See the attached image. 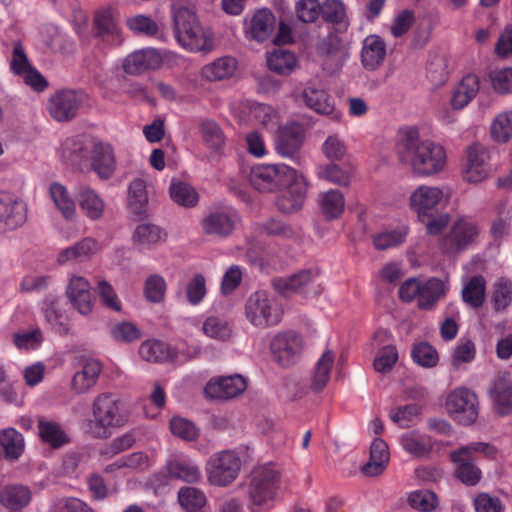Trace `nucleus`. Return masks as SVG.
Returning <instances> with one entry per match:
<instances>
[{
  "label": "nucleus",
  "instance_id": "f257e3e1",
  "mask_svg": "<svg viewBox=\"0 0 512 512\" xmlns=\"http://www.w3.org/2000/svg\"><path fill=\"white\" fill-rule=\"evenodd\" d=\"M395 152L402 165L418 178H430L442 173L448 156L444 145L431 139H421L416 127L400 128Z\"/></svg>",
  "mask_w": 512,
  "mask_h": 512
},
{
  "label": "nucleus",
  "instance_id": "f03ea898",
  "mask_svg": "<svg viewBox=\"0 0 512 512\" xmlns=\"http://www.w3.org/2000/svg\"><path fill=\"white\" fill-rule=\"evenodd\" d=\"M172 13L175 37L183 49L202 54H208L215 49L214 31L200 23L192 8L183 4H174Z\"/></svg>",
  "mask_w": 512,
  "mask_h": 512
},
{
  "label": "nucleus",
  "instance_id": "7ed1b4c3",
  "mask_svg": "<svg viewBox=\"0 0 512 512\" xmlns=\"http://www.w3.org/2000/svg\"><path fill=\"white\" fill-rule=\"evenodd\" d=\"M281 473L273 463L252 469L246 482L247 507L250 512H269L276 504Z\"/></svg>",
  "mask_w": 512,
  "mask_h": 512
},
{
  "label": "nucleus",
  "instance_id": "20e7f679",
  "mask_svg": "<svg viewBox=\"0 0 512 512\" xmlns=\"http://www.w3.org/2000/svg\"><path fill=\"white\" fill-rule=\"evenodd\" d=\"M93 418L88 421V432L98 438L109 437L115 429L127 422L119 399L111 393H101L92 404Z\"/></svg>",
  "mask_w": 512,
  "mask_h": 512
},
{
  "label": "nucleus",
  "instance_id": "39448f33",
  "mask_svg": "<svg viewBox=\"0 0 512 512\" xmlns=\"http://www.w3.org/2000/svg\"><path fill=\"white\" fill-rule=\"evenodd\" d=\"M450 201L449 188L431 184L416 186L407 198L408 207L418 221H425L432 213L446 209Z\"/></svg>",
  "mask_w": 512,
  "mask_h": 512
},
{
  "label": "nucleus",
  "instance_id": "423d86ee",
  "mask_svg": "<svg viewBox=\"0 0 512 512\" xmlns=\"http://www.w3.org/2000/svg\"><path fill=\"white\" fill-rule=\"evenodd\" d=\"M284 310L277 299L266 291H256L245 303V316L251 325L268 328L277 325Z\"/></svg>",
  "mask_w": 512,
  "mask_h": 512
},
{
  "label": "nucleus",
  "instance_id": "0eeeda50",
  "mask_svg": "<svg viewBox=\"0 0 512 512\" xmlns=\"http://www.w3.org/2000/svg\"><path fill=\"white\" fill-rule=\"evenodd\" d=\"M242 465L243 460L238 450L214 453L206 464L207 479L214 486H228L238 478Z\"/></svg>",
  "mask_w": 512,
  "mask_h": 512
},
{
  "label": "nucleus",
  "instance_id": "6e6552de",
  "mask_svg": "<svg viewBox=\"0 0 512 512\" xmlns=\"http://www.w3.org/2000/svg\"><path fill=\"white\" fill-rule=\"evenodd\" d=\"M445 409L447 414L457 423L471 425L479 415V400L472 390L457 387L447 394Z\"/></svg>",
  "mask_w": 512,
  "mask_h": 512
},
{
  "label": "nucleus",
  "instance_id": "1a4fd4ad",
  "mask_svg": "<svg viewBox=\"0 0 512 512\" xmlns=\"http://www.w3.org/2000/svg\"><path fill=\"white\" fill-rule=\"evenodd\" d=\"M296 169L284 164L261 163L250 171V182L260 192H275L282 189Z\"/></svg>",
  "mask_w": 512,
  "mask_h": 512
},
{
  "label": "nucleus",
  "instance_id": "9d476101",
  "mask_svg": "<svg viewBox=\"0 0 512 512\" xmlns=\"http://www.w3.org/2000/svg\"><path fill=\"white\" fill-rule=\"evenodd\" d=\"M480 232L478 224L466 217L457 219L449 234L441 240L440 247L445 254H455L473 244Z\"/></svg>",
  "mask_w": 512,
  "mask_h": 512
},
{
  "label": "nucleus",
  "instance_id": "9b49d317",
  "mask_svg": "<svg viewBox=\"0 0 512 512\" xmlns=\"http://www.w3.org/2000/svg\"><path fill=\"white\" fill-rule=\"evenodd\" d=\"M285 188L276 200V205L283 213L291 214L302 209L309 188L307 177L298 170L287 179Z\"/></svg>",
  "mask_w": 512,
  "mask_h": 512
},
{
  "label": "nucleus",
  "instance_id": "f8f14e48",
  "mask_svg": "<svg viewBox=\"0 0 512 512\" xmlns=\"http://www.w3.org/2000/svg\"><path fill=\"white\" fill-rule=\"evenodd\" d=\"M491 173L488 151L479 144L470 145L464 156L461 174L465 182L479 184L485 181Z\"/></svg>",
  "mask_w": 512,
  "mask_h": 512
},
{
  "label": "nucleus",
  "instance_id": "ddd939ff",
  "mask_svg": "<svg viewBox=\"0 0 512 512\" xmlns=\"http://www.w3.org/2000/svg\"><path fill=\"white\" fill-rule=\"evenodd\" d=\"M317 53L323 71L328 75L339 73L350 57L347 47L336 36H330L317 46Z\"/></svg>",
  "mask_w": 512,
  "mask_h": 512
},
{
  "label": "nucleus",
  "instance_id": "4468645a",
  "mask_svg": "<svg viewBox=\"0 0 512 512\" xmlns=\"http://www.w3.org/2000/svg\"><path fill=\"white\" fill-rule=\"evenodd\" d=\"M247 388V379L240 375L211 378L204 387V394L212 400H228L242 394Z\"/></svg>",
  "mask_w": 512,
  "mask_h": 512
},
{
  "label": "nucleus",
  "instance_id": "2eb2a0df",
  "mask_svg": "<svg viewBox=\"0 0 512 512\" xmlns=\"http://www.w3.org/2000/svg\"><path fill=\"white\" fill-rule=\"evenodd\" d=\"M301 98L305 105L317 114L329 116L333 120L340 121L342 113L336 109L335 102L327 90L315 83H307Z\"/></svg>",
  "mask_w": 512,
  "mask_h": 512
},
{
  "label": "nucleus",
  "instance_id": "dca6fc26",
  "mask_svg": "<svg viewBox=\"0 0 512 512\" xmlns=\"http://www.w3.org/2000/svg\"><path fill=\"white\" fill-rule=\"evenodd\" d=\"M234 109L240 120L246 123L259 124L267 129L275 127L278 123V113L267 104L244 100Z\"/></svg>",
  "mask_w": 512,
  "mask_h": 512
},
{
  "label": "nucleus",
  "instance_id": "f3484780",
  "mask_svg": "<svg viewBox=\"0 0 512 512\" xmlns=\"http://www.w3.org/2000/svg\"><path fill=\"white\" fill-rule=\"evenodd\" d=\"M302 349V338L293 331L280 332L271 341L272 354L282 366L293 364L298 359Z\"/></svg>",
  "mask_w": 512,
  "mask_h": 512
},
{
  "label": "nucleus",
  "instance_id": "a211bd4d",
  "mask_svg": "<svg viewBox=\"0 0 512 512\" xmlns=\"http://www.w3.org/2000/svg\"><path fill=\"white\" fill-rule=\"evenodd\" d=\"M276 17L267 8H262L244 20V34L247 39L263 43L272 38L276 29Z\"/></svg>",
  "mask_w": 512,
  "mask_h": 512
},
{
  "label": "nucleus",
  "instance_id": "6ab92c4d",
  "mask_svg": "<svg viewBox=\"0 0 512 512\" xmlns=\"http://www.w3.org/2000/svg\"><path fill=\"white\" fill-rule=\"evenodd\" d=\"M304 138L305 129L297 122L279 127L274 139L275 151L283 158H292L300 151Z\"/></svg>",
  "mask_w": 512,
  "mask_h": 512
},
{
  "label": "nucleus",
  "instance_id": "aec40b11",
  "mask_svg": "<svg viewBox=\"0 0 512 512\" xmlns=\"http://www.w3.org/2000/svg\"><path fill=\"white\" fill-rule=\"evenodd\" d=\"M66 296L73 308L81 315L91 314L94 298L89 280L80 275H72L66 287Z\"/></svg>",
  "mask_w": 512,
  "mask_h": 512
},
{
  "label": "nucleus",
  "instance_id": "412c9836",
  "mask_svg": "<svg viewBox=\"0 0 512 512\" xmlns=\"http://www.w3.org/2000/svg\"><path fill=\"white\" fill-rule=\"evenodd\" d=\"M27 218L26 204L17 196L0 192V231L15 229Z\"/></svg>",
  "mask_w": 512,
  "mask_h": 512
},
{
  "label": "nucleus",
  "instance_id": "4be33fe9",
  "mask_svg": "<svg viewBox=\"0 0 512 512\" xmlns=\"http://www.w3.org/2000/svg\"><path fill=\"white\" fill-rule=\"evenodd\" d=\"M239 221L237 212L230 207L219 208L211 211L201 221L204 233L220 237L231 234Z\"/></svg>",
  "mask_w": 512,
  "mask_h": 512
},
{
  "label": "nucleus",
  "instance_id": "5701e85b",
  "mask_svg": "<svg viewBox=\"0 0 512 512\" xmlns=\"http://www.w3.org/2000/svg\"><path fill=\"white\" fill-rule=\"evenodd\" d=\"M391 334L381 329L375 332L372 338V345L378 347L383 345L376 353L373 360V368L378 373L390 372L398 361V352L394 345L390 344Z\"/></svg>",
  "mask_w": 512,
  "mask_h": 512
},
{
  "label": "nucleus",
  "instance_id": "b1692460",
  "mask_svg": "<svg viewBox=\"0 0 512 512\" xmlns=\"http://www.w3.org/2000/svg\"><path fill=\"white\" fill-rule=\"evenodd\" d=\"M91 167L101 179H110L116 170L113 146L108 142L95 141L91 151Z\"/></svg>",
  "mask_w": 512,
  "mask_h": 512
},
{
  "label": "nucleus",
  "instance_id": "393cba45",
  "mask_svg": "<svg viewBox=\"0 0 512 512\" xmlns=\"http://www.w3.org/2000/svg\"><path fill=\"white\" fill-rule=\"evenodd\" d=\"M494 411L501 416L512 412V379L509 375L498 376L488 391Z\"/></svg>",
  "mask_w": 512,
  "mask_h": 512
},
{
  "label": "nucleus",
  "instance_id": "a878e982",
  "mask_svg": "<svg viewBox=\"0 0 512 512\" xmlns=\"http://www.w3.org/2000/svg\"><path fill=\"white\" fill-rule=\"evenodd\" d=\"M161 63L162 57L156 49L143 48L127 55L122 62V67L126 73L136 75L158 68Z\"/></svg>",
  "mask_w": 512,
  "mask_h": 512
},
{
  "label": "nucleus",
  "instance_id": "bb28decb",
  "mask_svg": "<svg viewBox=\"0 0 512 512\" xmlns=\"http://www.w3.org/2000/svg\"><path fill=\"white\" fill-rule=\"evenodd\" d=\"M238 61L232 56H221L202 66L200 76L207 82H221L236 76Z\"/></svg>",
  "mask_w": 512,
  "mask_h": 512
},
{
  "label": "nucleus",
  "instance_id": "cd10ccee",
  "mask_svg": "<svg viewBox=\"0 0 512 512\" xmlns=\"http://www.w3.org/2000/svg\"><path fill=\"white\" fill-rule=\"evenodd\" d=\"M101 371L102 365L99 360L94 358L84 359L81 368L72 377L71 390L75 394L87 393L96 385Z\"/></svg>",
  "mask_w": 512,
  "mask_h": 512
},
{
  "label": "nucleus",
  "instance_id": "c85d7f7f",
  "mask_svg": "<svg viewBox=\"0 0 512 512\" xmlns=\"http://www.w3.org/2000/svg\"><path fill=\"white\" fill-rule=\"evenodd\" d=\"M399 444L405 452L416 458L426 457L432 451L440 449L437 441L416 430L403 433L399 437Z\"/></svg>",
  "mask_w": 512,
  "mask_h": 512
},
{
  "label": "nucleus",
  "instance_id": "c756f323",
  "mask_svg": "<svg viewBox=\"0 0 512 512\" xmlns=\"http://www.w3.org/2000/svg\"><path fill=\"white\" fill-rule=\"evenodd\" d=\"M78 107V95L72 90L56 92L48 103L49 113L57 121H66L74 117Z\"/></svg>",
  "mask_w": 512,
  "mask_h": 512
},
{
  "label": "nucleus",
  "instance_id": "7c9ffc66",
  "mask_svg": "<svg viewBox=\"0 0 512 512\" xmlns=\"http://www.w3.org/2000/svg\"><path fill=\"white\" fill-rule=\"evenodd\" d=\"M94 25L103 38L115 44L122 42V32L116 21V8L112 5L100 7L95 11Z\"/></svg>",
  "mask_w": 512,
  "mask_h": 512
},
{
  "label": "nucleus",
  "instance_id": "2f4dec72",
  "mask_svg": "<svg viewBox=\"0 0 512 512\" xmlns=\"http://www.w3.org/2000/svg\"><path fill=\"white\" fill-rule=\"evenodd\" d=\"M361 63L368 71H375L384 62L386 58V44L383 39L376 34H370L364 38L361 47Z\"/></svg>",
  "mask_w": 512,
  "mask_h": 512
},
{
  "label": "nucleus",
  "instance_id": "473e14b6",
  "mask_svg": "<svg viewBox=\"0 0 512 512\" xmlns=\"http://www.w3.org/2000/svg\"><path fill=\"white\" fill-rule=\"evenodd\" d=\"M480 78L475 73H468L452 90L450 105L454 110H462L477 96Z\"/></svg>",
  "mask_w": 512,
  "mask_h": 512
},
{
  "label": "nucleus",
  "instance_id": "72a5a7b5",
  "mask_svg": "<svg viewBox=\"0 0 512 512\" xmlns=\"http://www.w3.org/2000/svg\"><path fill=\"white\" fill-rule=\"evenodd\" d=\"M76 199L82 214L89 220L96 221L104 216L106 203L102 195L91 187H80Z\"/></svg>",
  "mask_w": 512,
  "mask_h": 512
},
{
  "label": "nucleus",
  "instance_id": "f704fd0d",
  "mask_svg": "<svg viewBox=\"0 0 512 512\" xmlns=\"http://www.w3.org/2000/svg\"><path fill=\"white\" fill-rule=\"evenodd\" d=\"M101 244L93 237H84L75 244L63 249L58 254V263L80 262L89 260L101 250Z\"/></svg>",
  "mask_w": 512,
  "mask_h": 512
},
{
  "label": "nucleus",
  "instance_id": "c9c22d12",
  "mask_svg": "<svg viewBox=\"0 0 512 512\" xmlns=\"http://www.w3.org/2000/svg\"><path fill=\"white\" fill-rule=\"evenodd\" d=\"M315 274L310 270H302L290 276L279 277L273 280L275 290L290 296L295 293H305L313 284Z\"/></svg>",
  "mask_w": 512,
  "mask_h": 512
},
{
  "label": "nucleus",
  "instance_id": "e433bc0d",
  "mask_svg": "<svg viewBox=\"0 0 512 512\" xmlns=\"http://www.w3.org/2000/svg\"><path fill=\"white\" fill-rule=\"evenodd\" d=\"M166 468L172 478L184 482L193 483L201 478V471L197 464L184 454L172 455L166 463Z\"/></svg>",
  "mask_w": 512,
  "mask_h": 512
},
{
  "label": "nucleus",
  "instance_id": "4c0bfd02",
  "mask_svg": "<svg viewBox=\"0 0 512 512\" xmlns=\"http://www.w3.org/2000/svg\"><path fill=\"white\" fill-rule=\"evenodd\" d=\"M389 460L390 452L387 443L381 438H375L370 446L369 461L361 471L369 477L381 475L386 470Z\"/></svg>",
  "mask_w": 512,
  "mask_h": 512
},
{
  "label": "nucleus",
  "instance_id": "58836bf2",
  "mask_svg": "<svg viewBox=\"0 0 512 512\" xmlns=\"http://www.w3.org/2000/svg\"><path fill=\"white\" fill-rule=\"evenodd\" d=\"M165 231L152 223L139 224L133 233V242L142 250L153 248L166 240Z\"/></svg>",
  "mask_w": 512,
  "mask_h": 512
},
{
  "label": "nucleus",
  "instance_id": "ea45409f",
  "mask_svg": "<svg viewBox=\"0 0 512 512\" xmlns=\"http://www.w3.org/2000/svg\"><path fill=\"white\" fill-rule=\"evenodd\" d=\"M499 455L498 449L487 442H473L451 454L453 462H462L463 460H473L476 456H481L489 460H495Z\"/></svg>",
  "mask_w": 512,
  "mask_h": 512
},
{
  "label": "nucleus",
  "instance_id": "a19ab883",
  "mask_svg": "<svg viewBox=\"0 0 512 512\" xmlns=\"http://www.w3.org/2000/svg\"><path fill=\"white\" fill-rule=\"evenodd\" d=\"M171 200L185 208L195 207L199 202V194L188 182L173 178L169 186Z\"/></svg>",
  "mask_w": 512,
  "mask_h": 512
},
{
  "label": "nucleus",
  "instance_id": "79ce46f5",
  "mask_svg": "<svg viewBox=\"0 0 512 512\" xmlns=\"http://www.w3.org/2000/svg\"><path fill=\"white\" fill-rule=\"evenodd\" d=\"M335 355L330 350H325L316 362L312 377L311 388L315 392L323 390L330 381L334 366Z\"/></svg>",
  "mask_w": 512,
  "mask_h": 512
},
{
  "label": "nucleus",
  "instance_id": "37998d69",
  "mask_svg": "<svg viewBox=\"0 0 512 512\" xmlns=\"http://www.w3.org/2000/svg\"><path fill=\"white\" fill-rule=\"evenodd\" d=\"M318 204L323 216L328 220H334L343 214L345 198L341 191L331 189L319 195Z\"/></svg>",
  "mask_w": 512,
  "mask_h": 512
},
{
  "label": "nucleus",
  "instance_id": "c03bdc74",
  "mask_svg": "<svg viewBox=\"0 0 512 512\" xmlns=\"http://www.w3.org/2000/svg\"><path fill=\"white\" fill-rule=\"evenodd\" d=\"M49 196L56 209L66 218L70 219L76 214V205L68 189L61 183L52 182L49 185Z\"/></svg>",
  "mask_w": 512,
  "mask_h": 512
},
{
  "label": "nucleus",
  "instance_id": "a18cd8bd",
  "mask_svg": "<svg viewBox=\"0 0 512 512\" xmlns=\"http://www.w3.org/2000/svg\"><path fill=\"white\" fill-rule=\"evenodd\" d=\"M40 38L46 46L55 52H67L73 46L72 39L53 24L45 25L41 29Z\"/></svg>",
  "mask_w": 512,
  "mask_h": 512
},
{
  "label": "nucleus",
  "instance_id": "49530a36",
  "mask_svg": "<svg viewBox=\"0 0 512 512\" xmlns=\"http://www.w3.org/2000/svg\"><path fill=\"white\" fill-rule=\"evenodd\" d=\"M447 289V283L437 278H431L425 282H421L419 307L421 309L432 308L434 304L445 295Z\"/></svg>",
  "mask_w": 512,
  "mask_h": 512
},
{
  "label": "nucleus",
  "instance_id": "de8ad7c7",
  "mask_svg": "<svg viewBox=\"0 0 512 512\" xmlns=\"http://www.w3.org/2000/svg\"><path fill=\"white\" fill-rule=\"evenodd\" d=\"M492 140L506 144L512 140V109L499 112L491 121L489 128Z\"/></svg>",
  "mask_w": 512,
  "mask_h": 512
},
{
  "label": "nucleus",
  "instance_id": "09e8293b",
  "mask_svg": "<svg viewBox=\"0 0 512 512\" xmlns=\"http://www.w3.org/2000/svg\"><path fill=\"white\" fill-rule=\"evenodd\" d=\"M0 446L7 459L17 460L24 452V437L12 427L5 428L0 431Z\"/></svg>",
  "mask_w": 512,
  "mask_h": 512
},
{
  "label": "nucleus",
  "instance_id": "8fccbe9b",
  "mask_svg": "<svg viewBox=\"0 0 512 512\" xmlns=\"http://www.w3.org/2000/svg\"><path fill=\"white\" fill-rule=\"evenodd\" d=\"M297 65V57L288 50L276 49L267 55L268 68L277 74L288 75Z\"/></svg>",
  "mask_w": 512,
  "mask_h": 512
},
{
  "label": "nucleus",
  "instance_id": "3c124183",
  "mask_svg": "<svg viewBox=\"0 0 512 512\" xmlns=\"http://www.w3.org/2000/svg\"><path fill=\"white\" fill-rule=\"evenodd\" d=\"M486 296V283L482 276H474L469 280H463V301L473 308H478L484 303Z\"/></svg>",
  "mask_w": 512,
  "mask_h": 512
},
{
  "label": "nucleus",
  "instance_id": "603ef678",
  "mask_svg": "<svg viewBox=\"0 0 512 512\" xmlns=\"http://www.w3.org/2000/svg\"><path fill=\"white\" fill-rule=\"evenodd\" d=\"M139 356L147 362H163L172 360V346L161 341L149 339L141 343Z\"/></svg>",
  "mask_w": 512,
  "mask_h": 512
},
{
  "label": "nucleus",
  "instance_id": "864d4df0",
  "mask_svg": "<svg viewBox=\"0 0 512 512\" xmlns=\"http://www.w3.org/2000/svg\"><path fill=\"white\" fill-rule=\"evenodd\" d=\"M409 234V226L401 224L393 229L384 230L373 237V244L378 250L394 248L405 242Z\"/></svg>",
  "mask_w": 512,
  "mask_h": 512
},
{
  "label": "nucleus",
  "instance_id": "5fc2aeb1",
  "mask_svg": "<svg viewBox=\"0 0 512 512\" xmlns=\"http://www.w3.org/2000/svg\"><path fill=\"white\" fill-rule=\"evenodd\" d=\"M31 500L30 490L22 485L6 486L0 491V502L10 509H21Z\"/></svg>",
  "mask_w": 512,
  "mask_h": 512
},
{
  "label": "nucleus",
  "instance_id": "6e6d98bb",
  "mask_svg": "<svg viewBox=\"0 0 512 512\" xmlns=\"http://www.w3.org/2000/svg\"><path fill=\"white\" fill-rule=\"evenodd\" d=\"M202 332L205 336L215 341L225 342L232 337L230 323L220 316H209L202 324Z\"/></svg>",
  "mask_w": 512,
  "mask_h": 512
},
{
  "label": "nucleus",
  "instance_id": "4d7b16f0",
  "mask_svg": "<svg viewBox=\"0 0 512 512\" xmlns=\"http://www.w3.org/2000/svg\"><path fill=\"white\" fill-rule=\"evenodd\" d=\"M178 501L186 512H204L207 499L205 494L194 487H183L178 492Z\"/></svg>",
  "mask_w": 512,
  "mask_h": 512
},
{
  "label": "nucleus",
  "instance_id": "13d9d810",
  "mask_svg": "<svg viewBox=\"0 0 512 512\" xmlns=\"http://www.w3.org/2000/svg\"><path fill=\"white\" fill-rule=\"evenodd\" d=\"M317 176L319 179L346 187L351 182L352 170L335 163H329L318 167Z\"/></svg>",
  "mask_w": 512,
  "mask_h": 512
},
{
  "label": "nucleus",
  "instance_id": "bf43d9fd",
  "mask_svg": "<svg viewBox=\"0 0 512 512\" xmlns=\"http://www.w3.org/2000/svg\"><path fill=\"white\" fill-rule=\"evenodd\" d=\"M147 183L142 178L133 179L128 187V205L135 213H140L148 204Z\"/></svg>",
  "mask_w": 512,
  "mask_h": 512
},
{
  "label": "nucleus",
  "instance_id": "052dcab7",
  "mask_svg": "<svg viewBox=\"0 0 512 512\" xmlns=\"http://www.w3.org/2000/svg\"><path fill=\"white\" fill-rule=\"evenodd\" d=\"M409 505L420 512H433L439 505L437 495L430 490H415L408 494Z\"/></svg>",
  "mask_w": 512,
  "mask_h": 512
},
{
  "label": "nucleus",
  "instance_id": "680f3d73",
  "mask_svg": "<svg viewBox=\"0 0 512 512\" xmlns=\"http://www.w3.org/2000/svg\"><path fill=\"white\" fill-rule=\"evenodd\" d=\"M38 429L41 439L53 447H59L67 442L66 433L56 422L40 420Z\"/></svg>",
  "mask_w": 512,
  "mask_h": 512
},
{
  "label": "nucleus",
  "instance_id": "e2e57ef3",
  "mask_svg": "<svg viewBox=\"0 0 512 512\" xmlns=\"http://www.w3.org/2000/svg\"><path fill=\"white\" fill-rule=\"evenodd\" d=\"M110 336L117 343L129 344L141 337L140 329L132 322L120 321L110 327Z\"/></svg>",
  "mask_w": 512,
  "mask_h": 512
},
{
  "label": "nucleus",
  "instance_id": "0e129e2a",
  "mask_svg": "<svg viewBox=\"0 0 512 512\" xmlns=\"http://www.w3.org/2000/svg\"><path fill=\"white\" fill-rule=\"evenodd\" d=\"M488 78L495 93L500 95L512 94L511 67L496 68L489 73Z\"/></svg>",
  "mask_w": 512,
  "mask_h": 512
},
{
  "label": "nucleus",
  "instance_id": "69168bd1",
  "mask_svg": "<svg viewBox=\"0 0 512 512\" xmlns=\"http://www.w3.org/2000/svg\"><path fill=\"white\" fill-rule=\"evenodd\" d=\"M166 289L165 279L159 274H152L144 282V297L151 303H160L165 299Z\"/></svg>",
  "mask_w": 512,
  "mask_h": 512
},
{
  "label": "nucleus",
  "instance_id": "338daca9",
  "mask_svg": "<svg viewBox=\"0 0 512 512\" xmlns=\"http://www.w3.org/2000/svg\"><path fill=\"white\" fill-rule=\"evenodd\" d=\"M323 155L331 162L341 161L347 154V145L338 134L329 135L321 146Z\"/></svg>",
  "mask_w": 512,
  "mask_h": 512
},
{
  "label": "nucleus",
  "instance_id": "774afa93",
  "mask_svg": "<svg viewBox=\"0 0 512 512\" xmlns=\"http://www.w3.org/2000/svg\"><path fill=\"white\" fill-rule=\"evenodd\" d=\"M492 302L496 311L505 310L512 302V283L506 279L495 282L492 291Z\"/></svg>",
  "mask_w": 512,
  "mask_h": 512
}]
</instances>
